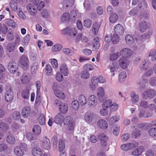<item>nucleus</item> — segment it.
<instances>
[{
  "mask_svg": "<svg viewBox=\"0 0 156 156\" xmlns=\"http://www.w3.org/2000/svg\"><path fill=\"white\" fill-rule=\"evenodd\" d=\"M63 122L65 125H67V130L71 133H73L75 127V123L73 121V117L70 115L66 116L63 119Z\"/></svg>",
  "mask_w": 156,
  "mask_h": 156,
  "instance_id": "obj_1",
  "label": "nucleus"
},
{
  "mask_svg": "<svg viewBox=\"0 0 156 156\" xmlns=\"http://www.w3.org/2000/svg\"><path fill=\"white\" fill-rule=\"evenodd\" d=\"M19 65L24 70H27L29 68L30 61L27 56L23 55L21 56L19 59Z\"/></svg>",
  "mask_w": 156,
  "mask_h": 156,
  "instance_id": "obj_2",
  "label": "nucleus"
},
{
  "mask_svg": "<svg viewBox=\"0 0 156 156\" xmlns=\"http://www.w3.org/2000/svg\"><path fill=\"white\" fill-rule=\"evenodd\" d=\"M98 139L100 140V145L102 149L104 151H108L109 148L107 146V141L108 138L104 133L99 134L98 136Z\"/></svg>",
  "mask_w": 156,
  "mask_h": 156,
  "instance_id": "obj_3",
  "label": "nucleus"
},
{
  "mask_svg": "<svg viewBox=\"0 0 156 156\" xmlns=\"http://www.w3.org/2000/svg\"><path fill=\"white\" fill-rule=\"evenodd\" d=\"M139 109L140 108L144 109H148L152 111L156 109V106L154 104H149L147 101L144 100H141L138 106Z\"/></svg>",
  "mask_w": 156,
  "mask_h": 156,
  "instance_id": "obj_4",
  "label": "nucleus"
},
{
  "mask_svg": "<svg viewBox=\"0 0 156 156\" xmlns=\"http://www.w3.org/2000/svg\"><path fill=\"white\" fill-rule=\"evenodd\" d=\"M77 32L76 29L72 27H68L62 30L63 34H67L71 37L73 38L76 35Z\"/></svg>",
  "mask_w": 156,
  "mask_h": 156,
  "instance_id": "obj_5",
  "label": "nucleus"
},
{
  "mask_svg": "<svg viewBox=\"0 0 156 156\" xmlns=\"http://www.w3.org/2000/svg\"><path fill=\"white\" fill-rule=\"evenodd\" d=\"M156 95V91L152 89H147L144 90L142 93V97L145 99H147L148 98H153Z\"/></svg>",
  "mask_w": 156,
  "mask_h": 156,
  "instance_id": "obj_6",
  "label": "nucleus"
},
{
  "mask_svg": "<svg viewBox=\"0 0 156 156\" xmlns=\"http://www.w3.org/2000/svg\"><path fill=\"white\" fill-rule=\"evenodd\" d=\"M52 89L55 95L58 98L64 99L65 98V94L61 91L58 89V86L56 83H54L52 86Z\"/></svg>",
  "mask_w": 156,
  "mask_h": 156,
  "instance_id": "obj_7",
  "label": "nucleus"
},
{
  "mask_svg": "<svg viewBox=\"0 0 156 156\" xmlns=\"http://www.w3.org/2000/svg\"><path fill=\"white\" fill-rule=\"evenodd\" d=\"M27 8L28 12L32 16H35L37 12V9L33 1L32 2V3L28 4Z\"/></svg>",
  "mask_w": 156,
  "mask_h": 156,
  "instance_id": "obj_8",
  "label": "nucleus"
},
{
  "mask_svg": "<svg viewBox=\"0 0 156 156\" xmlns=\"http://www.w3.org/2000/svg\"><path fill=\"white\" fill-rule=\"evenodd\" d=\"M97 125L100 129L106 130L108 128V125L105 120L101 119L98 120Z\"/></svg>",
  "mask_w": 156,
  "mask_h": 156,
  "instance_id": "obj_9",
  "label": "nucleus"
},
{
  "mask_svg": "<svg viewBox=\"0 0 156 156\" xmlns=\"http://www.w3.org/2000/svg\"><path fill=\"white\" fill-rule=\"evenodd\" d=\"M120 55L126 58L130 57L132 55V51L129 48H124L122 49L119 52Z\"/></svg>",
  "mask_w": 156,
  "mask_h": 156,
  "instance_id": "obj_10",
  "label": "nucleus"
},
{
  "mask_svg": "<svg viewBox=\"0 0 156 156\" xmlns=\"http://www.w3.org/2000/svg\"><path fill=\"white\" fill-rule=\"evenodd\" d=\"M152 71L151 69H149L147 71H146L144 73V75L142 76V79L143 80L142 81H138L137 83V84L140 86H142L143 85V84L146 83L147 81V79H145L144 77L145 76H151L152 74Z\"/></svg>",
  "mask_w": 156,
  "mask_h": 156,
  "instance_id": "obj_11",
  "label": "nucleus"
},
{
  "mask_svg": "<svg viewBox=\"0 0 156 156\" xmlns=\"http://www.w3.org/2000/svg\"><path fill=\"white\" fill-rule=\"evenodd\" d=\"M14 94L10 89L7 90L5 94V99L7 102H10L13 99Z\"/></svg>",
  "mask_w": 156,
  "mask_h": 156,
  "instance_id": "obj_12",
  "label": "nucleus"
},
{
  "mask_svg": "<svg viewBox=\"0 0 156 156\" xmlns=\"http://www.w3.org/2000/svg\"><path fill=\"white\" fill-rule=\"evenodd\" d=\"M114 31L115 34L119 35H122L124 32L123 27L120 24H118L114 27Z\"/></svg>",
  "mask_w": 156,
  "mask_h": 156,
  "instance_id": "obj_13",
  "label": "nucleus"
},
{
  "mask_svg": "<svg viewBox=\"0 0 156 156\" xmlns=\"http://www.w3.org/2000/svg\"><path fill=\"white\" fill-rule=\"evenodd\" d=\"M8 68L11 73H14L16 72L18 66L16 63L11 62L8 63Z\"/></svg>",
  "mask_w": 156,
  "mask_h": 156,
  "instance_id": "obj_14",
  "label": "nucleus"
},
{
  "mask_svg": "<svg viewBox=\"0 0 156 156\" xmlns=\"http://www.w3.org/2000/svg\"><path fill=\"white\" fill-rule=\"evenodd\" d=\"M97 105V99L96 96L93 95H91L89 97L88 105L90 107H94Z\"/></svg>",
  "mask_w": 156,
  "mask_h": 156,
  "instance_id": "obj_15",
  "label": "nucleus"
},
{
  "mask_svg": "<svg viewBox=\"0 0 156 156\" xmlns=\"http://www.w3.org/2000/svg\"><path fill=\"white\" fill-rule=\"evenodd\" d=\"M119 62L120 66L122 69H125L127 67L128 61L126 58L124 57H122L120 58Z\"/></svg>",
  "mask_w": 156,
  "mask_h": 156,
  "instance_id": "obj_16",
  "label": "nucleus"
},
{
  "mask_svg": "<svg viewBox=\"0 0 156 156\" xmlns=\"http://www.w3.org/2000/svg\"><path fill=\"white\" fill-rule=\"evenodd\" d=\"M30 108L29 106H26L22 109L21 112L22 116L24 118H27L30 113Z\"/></svg>",
  "mask_w": 156,
  "mask_h": 156,
  "instance_id": "obj_17",
  "label": "nucleus"
},
{
  "mask_svg": "<svg viewBox=\"0 0 156 156\" xmlns=\"http://www.w3.org/2000/svg\"><path fill=\"white\" fill-rule=\"evenodd\" d=\"M34 3V5L36 7L37 9L39 11L43 8L45 5V3L42 1H32Z\"/></svg>",
  "mask_w": 156,
  "mask_h": 156,
  "instance_id": "obj_18",
  "label": "nucleus"
},
{
  "mask_svg": "<svg viewBox=\"0 0 156 156\" xmlns=\"http://www.w3.org/2000/svg\"><path fill=\"white\" fill-rule=\"evenodd\" d=\"M60 70L61 73L65 76H67L69 73V70L66 65L65 63L62 64L60 67Z\"/></svg>",
  "mask_w": 156,
  "mask_h": 156,
  "instance_id": "obj_19",
  "label": "nucleus"
},
{
  "mask_svg": "<svg viewBox=\"0 0 156 156\" xmlns=\"http://www.w3.org/2000/svg\"><path fill=\"white\" fill-rule=\"evenodd\" d=\"M144 147L140 146L137 148L133 150L132 153V154L135 156H139L144 151Z\"/></svg>",
  "mask_w": 156,
  "mask_h": 156,
  "instance_id": "obj_20",
  "label": "nucleus"
},
{
  "mask_svg": "<svg viewBox=\"0 0 156 156\" xmlns=\"http://www.w3.org/2000/svg\"><path fill=\"white\" fill-rule=\"evenodd\" d=\"M94 117V114L90 112H87L85 114V119L87 122H91Z\"/></svg>",
  "mask_w": 156,
  "mask_h": 156,
  "instance_id": "obj_21",
  "label": "nucleus"
},
{
  "mask_svg": "<svg viewBox=\"0 0 156 156\" xmlns=\"http://www.w3.org/2000/svg\"><path fill=\"white\" fill-rule=\"evenodd\" d=\"M152 31H150L147 34H145L140 36L139 38L140 41L143 42H148L147 39L149 36L152 34Z\"/></svg>",
  "mask_w": 156,
  "mask_h": 156,
  "instance_id": "obj_22",
  "label": "nucleus"
},
{
  "mask_svg": "<svg viewBox=\"0 0 156 156\" xmlns=\"http://www.w3.org/2000/svg\"><path fill=\"white\" fill-rule=\"evenodd\" d=\"M21 96L24 99H28L30 96L29 90L27 88L23 90L21 92Z\"/></svg>",
  "mask_w": 156,
  "mask_h": 156,
  "instance_id": "obj_23",
  "label": "nucleus"
},
{
  "mask_svg": "<svg viewBox=\"0 0 156 156\" xmlns=\"http://www.w3.org/2000/svg\"><path fill=\"white\" fill-rule=\"evenodd\" d=\"M42 145L44 148L46 149L49 150L50 148V143L49 140L45 136L43 138Z\"/></svg>",
  "mask_w": 156,
  "mask_h": 156,
  "instance_id": "obj_24",
  "label": "nucleus"
},
{
  "mask_svg": "<svg viewBox=\"0 0 156 156\" xmlns=\"http://www.w3.org/2000/svg\"><path fill=\"white\" fill-rule=\"evenodd\" d=\"M130 96L131 98V101L133 103L137 102L139 100V95L136 94L134 91L131 92Z\"/></svg>",
  "mask_w": 156,
  "mask_h": 156,
  "instance_id": "obj_25",
  "label": "nucleus"
},
{
  "mask_svg": "<svg viewBox=\"0 0 156 156\" xmlns=\"http://www.w3.org/2000/svg\"><path fill=\"white\" fill-rule=\"evenodd\" d=\"M126 43L129 45H131L134 43L135 40L133 36L130 34L127 35L125 37Z\"/></svg>",
  "mask_w": 156,
  "mask_h": 156,
  "instance_id": "obj_26",
  "label": "nucleus"
},
{
  "mask_svg": "<svg viewBox=\"0 0 156 156\" xmlns=\"http://www.w3.org/2000/svg\"><path fill=\"white\" fill-rule=\"evenodd\" d=\"M63 116L60 113H58L54 117V122L57 124H61L63 122Z\"/></svg>",
  "mask_w": 156,
  "mask_h": 156,
  "instance_id": "obj_27",
  "label": "nucleus"
},
{
  "mask_svg": "<svg viewBox=\"0 0 156 156\" xmlns=\"http://www.w3.org/2000/svg\"><path fill=\"white\" fill-rule=\"evenodd\" d=\"M60 112L62 114H66L68 111V105L66 103H62L59 105Z\"/></svg>",
  "mask_w": 156,
  "mask_h": 156,
  "instance_id": "obj_28",
  "label": "nucleus"
},
{
  "mask_svg": "<svg viewBox=\"0 0 156 156\" xmlns=\"http://www.w3.org/2000/svg\"><path fill=\"white\" fill-rule=\"evenodd\" d=\"M147 23L145 21H141L139 23V29L141 32L145 31L147 28Z\"/></svg>",
  "mask_w": 156,
  "mask_h": 156,
  "instance_id": "obj_29",
  "label": "nucleus"
},
{
  "mask_svg": "<svg viewBox=\"0 0 156 156\" xmlns=\"http://www.w3.org/2000/svg\"><path fill=\"white\" fill-rule=\"evenodd\" d=\"M14 152L15 154L17 156H22L24 154L23 150L20 146H16L14 148Z\"/></svg>",
  "mask_w": 156,
  "mask_h": 156,
  "instance_id": "obj_30",
  "label": "nucleus"
},
{
  "mask_svg": "<svg viewBox=\"0 0 156 156\" xmlns=\"http://www.w3.org/2000/svg\"><path fill=\"white\" fill-rule=\"evenodd\" d=\"M30 76L27 74L24 73L22 75L21 80L23 84H26L28 83L30 80Z\"/></svg>",
  "mask_w": 156,
  "mask_h": 156,
  "instance_id": "obj_31",
  "label": "nucleus"
},
{
  "mask_svg": "<svg viewBox=\"0 0 156 156\" xmlns=\"http://www.w3.org/2000/svg\"><path fill=\"white\" fill-rule=\"evenodd\" d=\"M32 153L34 156H41L43 152L41 149L37 147H34L32 150Z\"/></svg>",
  "mask_w": 156,
  "mask_h": 156,
  "instance_id": "obj_32",
  "label": "nucleus"
},
{
  "mask_svg": "<svg viewBox=\"0 0 156 156\" xmlns=\"http://www.w3.org/2000/svg\"><path fill=\"white\" fill-rule=\"evenodd\" d=\"M148 57L150 58V59L152 62H156V50H151L149 52Z\"/></svg>",
  "mask_w": 156,
  "mask_h": 156,
  "instance_id": "obj_33",
  "label": "nucleus"
},
{
  "mask_svg": "<svg viewBox=\"0 0 156 156\" xmlns=\"http://www.w3.org/2000/svg\"><path fill=\"white\" fill-rule=\"evenodd\" d=\"M78 102L80 106H83L87 104V100L84 95L81 94L78 98Z\"/></svg>",
  "mask_w": 156,
  "mask_h": 156,
  "instance_id": "obj_34",
  "label": "nucleus"
},
{
  "mask_svg": "<svg viewBox=\"0 0 156 156\" xmlns=\"http://www.w3.org/2000/svg\"><path fill=\"white\" fill-rule=\"evenodd\" d=\"M120 53L119 52L115 53L111 52L110 54L109 59L111 61H114L118 59L119 57Z\"/></svg>",
  "mask_w": 156,
  "mask_h": 156,
  "instance_id": "obj_35",
  "label": "nucleus"
},
{
  "mask_svg": "<svg viewBox=\"0 0 156 156\" xmlns=\"http://www.w3.org/2000/svg\"><path fill=\"white\" fill-rule=\"evenodd\" d=\"M62 48V46L61 44H56L52 47L51 51L53 52H57L60 51Z\"/></svg>",
  "mask_w": 156,
  "mask_h": 156,
  "instance_id": "obj_36",
  "label": "nucleus"
},
{
  "mask_svg": "<svg viewBox=\"0 0 156 156\" xmlns=\"http://www.w3.org/2000/svg\"><path fill=\"white\" fill-rule=\"evenodd\" d=\"M62 22H68L70 20L69 13L66 12L63 14L60 18Z\"/></svg>",
  "mask_w": 156,
  "mask_h": 156,
  "instance_id": "obj_37",
  "label": "nucleus"
},
{
  "mask_svg": "<svg viewBox=\"0 0 156 156\" xmlns=\"http://www.w3.org/2000/svg\"><path fill=\"white\" fill-rule=\"evenodd\" d=\"M6 24L8 26L11 27L12 28H15L16 27V24L12 20L7 19L5 20Z\"/></svg>",
  "mask_w": 156,
  "mask_h": 156,
  "instance_id": "obj_38",
  "label": "nucleus"
},
{
  "mask_svg": "<svg viewBox=\"0 0 156 156\" xmlns=\"http://www.w3.org/2000/svg\"><path fill=\"white\" fill-rule=\"evenodd\" d=\"M119 37L118 34H114L111 36V42L114 44H117L119 41Z\"/></svg>",
  "mask_w": 156,
  "mask_h": 156,
  "instance_id": "obj_39",
  "label": "nucleus"
},
{
  "mask_svg": "<svg viewBox=\"0 0 156 156\" xmlns=\"http://www.w3.org/2000/svg\"><path fill=\"white\" fill-rule=\"evenodd\" d=\"M112 103V101L110 99H108L105 101L102 104L103 108H110Z\"/></svg>",
  "mask_w": 156,
  "mask_h": 156,
  "instance_id": "obj_40",
  "label": "nucleus"
},
{
  "mask_svg": "<svg viewBox=\"0 0 156 156\" xmlns=\"http://www.w3.org/2000/svg\"><path fill=\"white\" fill-rule=\"evenodd\" d=\"M16 48V44L14 43H9L7 47V51L10 52L14 51Z\"/></svg>",
  "mask_w": 156,
  "mask_h": 156,
  "instance_id": "obj_41",
  "label": "nucleus"
},
{
  "mask_svg": "<svg viewBox=\"0 0 156 156\" xmlns=\"http://www.w3.org/2000/svg\"><path fill=\"white\" fill-rule=\"evenodd\" d=\"M7 142L9 144H12L15 142V138L13 135L10 134L8 136L6 139Z\"/></svg>",
  "mask_w": 156,
  "mask_h": 156,
  "instance_id": "obj_42",
  "label": "nucleus"
},
{
  "mask_svg": "<svg viewBox=\"0 0 156 156\" xmlns=\"http://www.w3.org/2000/svg\"><path fill=\"white\" fill-rule=\"evenodd\" d=\"M33 132L35 135H39L41 132L40 127L38 125H35L33 128Z\"/></svg>",
  "mask_w": 156,
  "mask_h": 156,
  "instance_id": "obj_43",
  "label": "nucleus"
},
{
  "mask_svg": "<svg viewBox=\"0 0 156 156\" xmlns=\"http://www.w3.org/2000/svg\"><path fill=\"white\" fill-rule=\"evenodd\" d=\"M12 116L13 119L15 120H18L21 117L20 112L18 111H15L12 113Z\"/></svg>",
  "mask_w": 156,
  "mask_h": 156,
  "instance_id": "obj_44",
  "label": "nucleus"
},
{
  "mask_svg": "<svg viewBox=\"0 0 156 156\" xmlns=\"http://www.w3.org/2000/svg\"><path fill=\"white\" fill-rule=\"evenodd\" d=\"M39 123L41 125H44L45 122V120L44 116L43 114H40L38 119Z\"/></svg>",
  "mask_w": 156,
  "mask_h": 156,
  "instance_id": "obj_45",
  "label": "nucleus"
},
{
  "mask_svg": "<svg viewBox=\"0 0 156 156\" xmlns=\"http://www.w3.org/2000/svg\"><path fill=\"white\" fill-rule=\"evenodd\" d=\"M105 95L104 89L102 87H99L97 90V95L99 98H102Z\"/></svg>",
  "mask_w": 156,
  "mask_h": 156,
  "instance_id": "obj_46",
  "label": "nucleus"
},
{
  "mask_svg": "<svg viewBox=\"0 0 156 156\" xmlns=\"http://www.w3.org/2000/svg\"><path fill=\"white\" fill-rule=\"evenodd\" d=\"M11 9L14 11H16L17 9V4L16 1H11L10 3Z\"/></svg>",
  "mask_w": 156,
  "mask_h": 156,
  "instance_id": "obj_47",
  "label": "nucleus"
},
{
  "mask_svg": "<svg viewBox=\"0 0 156 156\" xmlns=\"http://www.w3.org/2000/svg\"><path fill=\"white\" fill-rule=\"evenodd\" d=\"M119 105L115 102L112 103L110 108V112H115L119 108Z\"/></svg>",
  "mask_w": 156,
  "mask_h": 156,
  "instance_id": "obj_48",
  "label": "nucleus"
},
{
  "mask_svg": "<svg viewBox=\"0 0 156 156\" xmlns=\"http://www.w3.org/2000/svg\"><path fill=\"white\" fill-rule=\"evenodd\" d=\"M118 16L115 13H112L110 16V22L112 23H115L117 20Z\"/></svg>",
  "mask_w": 156,
  "mask_h": 156,
  "instance_id": "obj_49",
  "label": "nucleus"
},
{
  "mask_svg": "<svg viewBox=\"0 0 156 156\" xmlns=\"http://www.w3.org/2000/svg\"><path fill=\"white\" fill-rule=\"evenodd\" d=\"M8 125L5 123L2 122L0 120V129H2L4 132L6 131L8 129Z\"/></svg>",
  "mask_w": 156,
  "mask_h": 156,
  "instance_id": "obj_50",
  "label": "nucleus"
},
{
  "mask_svg": "<svg viewBox=\"0 0 156 156\" xmlns=\"http://www.w3.org/2000/svg\"><path fill=\"white\" fill-rule=\"evenodd\" d=\"M41 14L42 17L47 18L49 17L50 13L47 9H43L41 11Z\"/></svg>",
  "mask_w": 156,
  "mask_h": 156,
  "instance_id": "obj_51",
  "label": "nucleus"
},
{
  "mask_svg": "<svg viewBox=\"0 0 156 156\" xmlns=\"http://www.w3.org/2000/svg\"><path fill=\"white\" fill-rule=\"evenodd\" d=\"M100 27V25L99 24L95 23L92 26V32L95 35H97L98 30Z\"/></svg>",
  "mask_w": 156,
  "mask_h": 156,
  "instance_id": "obj_52",
  "label": "nucleus"
},
{
  "mask_svg": "<svg viewBox=\"0 0 156 156\" xmlns=\"http://www.w3.org/2000/svg\"><path fill=\"white\" fill-rule=\"evenodd\" d=\"M37 70V66L36 63H34L32 64L31 67V72L32 74H35Z\"/></svg>",
  "mask_w": 156,
  "mask_h": 156,
  "instance_id": "obj_53",
  "label": "nucleus"
},
{
  "mask_svg": "<svg viewBox=\"0 0 156 156\" xmlns=\"http://www.w3.org/2000/svg\"><path fill=\"white\" fill-rule=\"evenodd\" d=\"M71 15L70 16V20L71 21L75 20L77 16V12L75 10H72L71 12Z\"/></svg>",
  "mask_w": 156,
  "mask_h": 156,
  "instance_id": "obj_54",
  "label": "nucleus"
},
{
  "mask_svg": "<svg viewBox=\"0 0 156 156\" xmlns=\"http://www.w3.org/2000/svg\"><path fill=\"white\" fill-rule=\"evenodd\" d=\"M50 62L51 63L52 66L54 68L57 69L58 66L57 60L55 58L50 59Z\"/></svg>",
  "mask_w": 156,
  "mask_h": 156,
  "instance_id": "obj_55",
  "label": "nucleus"
},
{
  "mask_svg": "<svg viewBox=\"0 0 156 156\" xmlns=\"http://www.w3.org/2000/svg\"><path fill=\"white\" fill-rule=\"evenodd\" d=\"M84 26L86 28L90 27L92 25V22L90 19H87L83 21Z\"/></svg>",
  "mask_w": 156,
  "mask_h": 156,
  "instance_id": "obj_56",
  "label": "nucleus"
},
{
  "mask_svg": "<svg viewBox=\"0 0 156 156\" xmlns=\"http://www.w3.org/2000/svg\"><path fill=\"white\" fill-rule=\"evenodd\" d=\"M72 107L75 110H77L79 106L80 103L77 100H75L72 102Z\"/></svg>",
  "mask_w": 156,
  "mask_h": 156,
  "instance_id": "obj_57",
  "label": "nucleus"
},
{
  "mask_svg": "<svg viewBox=\"0 0 156 156\" xmlns=\"http://www.w3.org/2000/svg\"><path fill=\"white\" fill-rule=\"evenodd\" d=\"M148 134L152 137L156 136V128H153L150 129L148 131Z\"/></svg>",
  "mask_w": 156,
  "mask_h": 156,
  "instance_id": "obj_58",
  "label": "nucleus"
},
{
  "mask_svg": "<svg viewBox=\"0 0 156 156\" xmlns=\"http://www.w3.org/2000/svg\"><path fill=\"white\" fill-rule=\"evenodd\" d=\"M59 151H64L65 148V144L64 141L62 139H60L59 140Z\"/></svg>",
  "mask_w": 156,
  "mask_h": 156,
  "instance_id": "obj_59",
  "label": "nucleus"
},
{
  "mask_svg": "<svg viewBox=\"0 0 156 156\" xmlns=\"http://www.w3.org/2000/svg\"><path fill=\"white\" fill-rule=\"evenodd\" d=\"M126 73L125 71L121 72L119 75V80L120 82H122L123 81V79L126 78Z\"/></svg>",
  "mask_w": 156,
  "mask_h": 156,
  "instance_id": "obj_60",
  "label": "nucleus"
},
{
  "mask_svg": "<svg viewBox=\"0 0 156 156\" xmlns=\"http://www.w3.org/2000/svg\"><path fill=\"white\" fill-rule=\"evenodd\" d=\"M83 67L85 70L87 72L92 70L94 69L93 66L89 63L86 64L84 65Z\"/></svg>",
  "mask_w": 156,
  "mask_h": 156,
  "instance_id": "obj_61",
  "label": "nucleus"
},
{
  "mask_svg": "<svg viewBox=\"0 0 156 156\" xmlns=\"http://www.w3.org/2000/svg\"><path fill=\"white\" fill-rule=\"evenodd\" d=\"M120 118L119 116H113L110 119L109 122L111 124H113L119 120Z\"/></svg>",
  "mask_w": 156,
  "mask_h": 156,
  "instance_id": "obj_62",
  "label": "nucleus"
},
{
  "mask_svg": "<svg viewBox=\"0 0 156 156\" xmlns=\"http://www.w3.org/2000/svg\"><path fill=\"white\" fill-rule=\"evenodd\" d=\"M90 77V74L89 73L86 71L84 70L83 71L81 74V77L83 79H86L89 78Z\"/></svg>",
  "mask_w": 156,
  "mask_h": 156,
  "instance_id": "obj_63",
  "label": "nucleus"
},
{
  "mask_svg": "<svg viewBox=\"0 0 156 156\" xmlns=\"http://www.w3.org/2000/svg\"><path fill=\"white\" fill-rule=\"evenodd\" d=\"M26 137L27 140L31 142L36 139V136H33L30 133H27L26 134Z\"/></svg>",
  "mask_w": 156,
  "mask_h": 156,
  "instance_id": "obj_64",
  "label": "nucleus"
}]
</instances>
